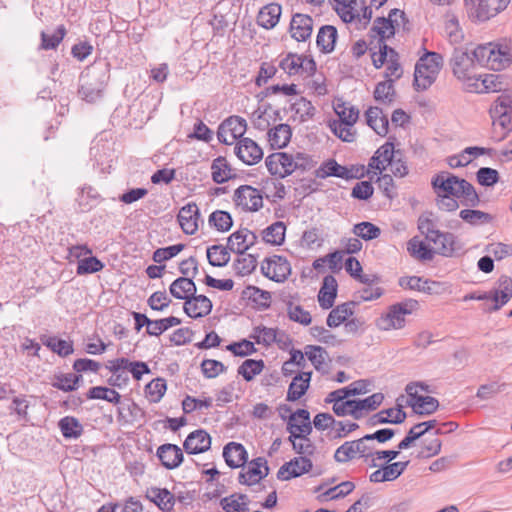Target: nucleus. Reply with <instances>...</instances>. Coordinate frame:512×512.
Listing matches in <instances>:
<instances>
[{
	"mask_svg": "<svg viewBox=\"0 0 512 512\" xmlns=\"http://www.w3.org/2000/svg\"><path fill=\"white\" fill-rule=\"evenodd\" d=\"M436 195L455 196L465 207H477L481 200L474 186L466 179L460 178L450 172L442 171L436 174L431 181Z\"/></svg>",
	"mask_w": 512,
	"mask_h": 512,
	"instance_id": "obj_1",
	"label": "nucleus"
},
{
	"mask_svg": "<svg viewBox=\"0 0 512 512\" xmlns=\"http://www.w3.org/2000/svg\"><path fill=\"white\" fill-rule=\"evenodd\" d=\"M109 78L108 63H95L87 67L80 76V97L89 103L101 99Z\"/></svg>",
	"mask_w": 512,
	"mask_h": 512,
	"instance_id": "obj_2",
	"label": "nucleus"
},
{
	"mask_svg": "<svg viewBox=\"0 0 512 512\" xmlns=\"http://www.w3.org/2000/svg\"><path fill=\"white\" fill-rule=\"evenodd\" d=\"M492 119V138L500 142L512 131V96L501 94L489 110Z\"/></svg>",
	"mask_w": 512,
	"mask_h": 512,
	"instance_id": "obj_3",
	"label": "nucleus"
},
{
	"mask_svg": "<svg viewBox=\"0 0 512 512\" xmlns=\"http://www.w3.org/2000/svg\"><path fill=\"white\" fill-rule=\"evenodd\" d=\"M443 65V57L437 52H427L422 56L414 72V88L417 91L428 89L436 80Z\"/></svg>",
	"mask_w": 512,
	"mask_h": 512,
	"instance_id": "obj_4",
	"label": "nucleus"
},
{
	"mask_svg": "<svg viewBox=\"0 0 512 512\" xmlns=\"http://www.w3.org/2000/svg\"><path fill=\"white\" fill-rule=\"evenodd\" d=\"M418 307L419 302L415 299L395 303L389 307L386 314L376 320V326L383 331L401 329L406 324L405 316L412 314Z\"/></svg>",
	"mask_w": 512,
	"mask_h": 512,
	"instance_id": "obj_5",
	"label": "nucleus"
},
{
	"mask_svg": "<svg viewBox=\"0 0 512 512\" xmlns=\"http://www.w3.org/2000/svg\"><path fill=\"white\" fill-rule=\"evenodd\" d=\"M408 22L409 21L404 11L395 8L389 12L387 18H376L369 33L371 37L378 38L377 44L380 45V43H385L386 39L394 36L396 28H399L402 25L405 29V25Z\"/></svg>",
	"mask_w": 512,
	"mask_h": 512,
	"instance_id": "obj_6",
	"label": "nucleus"
},
{
	"mask_svg": "<svg viewBox=\"0 0 512 512\" xmlns=\"http://www.w3.org/2000/svg\"><path fill=\"white\" fill-rule=\"evenodd\" d=\"M499 289H494L490 292L476 295L470 293L464 296L463 300H492L493 306L487 309L488 312L498 311L502 306L510 301L512 298V278L507 275H502L498 279Z\"/></svg>",
	"mask_w": 512,
	"mask_h": 512,
	"instance_id": "obj_7",
	"label": "nucleus"
},
{
	"mask_svg": "<svg viewBox=\"0 0 512 512\" xmlns=\"http://www.w3.org/2000/svg\"><path fill=\"white\" fill-rule=\"evenodd\" d=\"M469 17L476 22H485L507 8L511 0H464Z\"/></svg>",
	"mask_w": 512,
	"mask_h": 512,
	"instance_id": "obj_8",
	"label": "nucleus"
},
{
	"mask_svg": "<svg viewBox=\"0 0 512 512\" xmlns=\"http://www.w3.org/2000/svg\"><path fill=\"white\" fill-rule=\"evenodd\" d=\"M469 48H454L450 58L453 75L460 81H472L477 77L476 64Z\"/></svg>",
	"mask_w": 512,
	"mask_h": 512,
	"instance_id": "obj_9",
	"label": "nucleus"
},
{
	"mask_svg": "<svg viewBox=\"0 0 512 512\" xmlns=\"http://www.w3.org/2000/svg\"><path fill=\"white\" fill-rule=\"evenodd\" d=\"M233 201L244 212H257L263 207L261 191L250 185L239 186L234 191Z\"/></svg>",
	"mask_w": 512,
	"mask_h": 512,
	"instance_id": "obj_10",
	"label": "nucleus"
},
{
	"mask_svg": "<svg viewBox=\"0 0 512 512\" xmlns=\"http://www.w3.org/2000/svg\"><path fill=\"white\" fill-rule=\"evenodd\" d=\"M431 242L436 246L435 254L443 257H455L464 252V244L456 235L450 232H440L439 237H435V241Z\"/></svg>",
	"mask_w": 512,
	"mask_h": 512,
	"instance_id": "obj_11",
	"label": "nucleus"
},
{
	"mask_svg": "<svg viewBox=\"0 0 512 512\" xmlns=\"http://www.w3.org/2000/svg\"><path fill=\"white\" fill-rule=\"evenodd\" d=\"M313 463L308 457H294L285 462L277 472V478L282 481H288L292 478L300 477L312 470Z\"/></svg>",
	"mask_w": 512,
	"mask_h": 512,
	"instance_id": "obj_12",
	"label": "nucleus"
},
{
	"mask_svg": "<svg viewBox=\"0 0 512 512\" xmlns=\"http://www.w3.org/2000/svg\"><path fill=\"white\" fill-rule=\"evenodd\" d=\"M236 156L246 165L257 164L263 158L260 146L251 138H242L234 148Z\"/></svg>",
	"mask_w": 512,
	"mask_h": 512,
	"instance_id": "obj_13",
	"label": "nucleus"
},
{
	"mask_svg": "<svg viewBox=\"0 0 512 512\" xmlns=\"http://www.w3.org/2000/svg\"><path fill=\"white\" fill-rule=\"evenodd\" d=\"M266 167L271 175L285 178L293 173L292 155L275 152L265 159Z\"/></svg>",
	"mask_w": 512,
	"mask_h": 512,
	"instance_id": "obj_14",
	"label": "nucleus"
},
{
	"mask_svg": "<svg viewBox=\"0 0 512 512\" xmlns=\"http://www.w3.org/2000/svg\"><path fill=\"white\" fill-rule=\"evenodd\" d=\"M227 241L230 251L239 255H243L251 246L256 243L257 235L247 228H241L232 233L228 237Z\"/></svg>",
	"mask_w": 512,
	"mask_h": 512,
	"instance_id": "obj_15",
	"label": "nucleus"
},
{
	"mask_svg": "<svg viewBox=\"0 0 512 512\" xmlns=\"http://www.w3.org/2000/svg\"><path fill=\"white\" fill-rule=\"evenodd\" d=\"M161 464L168 470L179 467L183 460L184 454L182 449L176 444H162L158 447L156 452Z\"/></svg>",
	"mask_w": 512,
	"mask_h": 512,
	"instance_id": "obj_16",
	"label": "nucleus"
},
{
	"mask_svg": "<svg viewBox=\"0 0 512 512\" xmlns=\"http://www.w3.org/2000/svg\"><path fill=\"white\" fill-rule=\"evenodd\" d=\"M315 177L319 179H325L330 176L342 178L345 180L359 178L358 175L354 174L352 169L342 166L334 159H328L324 161L316 170Z\"/></svg>",
	"mask_w": 512,
	"mask_h": 512,
	"instance_id": "obj_17",
	"label": "nucleus"
},
{
	"mask_svg": "<svg viewBox=\"0 0 512 512\" xmlns=\"http://www.w3.org/2000/svg\"><path fill=\"white\" fill-rule=\"evenodd\" d=\"M200 218L199 208L196 203L191 202L183 206L177 216L178 222L185 234L193 235L198 230Z\"/></svg>",
	"mask_w": 512,
	"mask_h": 512,
	"instance_id": "obj_18",
	"label": "nucleus"
},
{
	"mask_svg": "<svg viewBox=\"0 0 512 512\" xmlns=\"http://www.w3.org/2000/svg\"><path fill=\"white\" fill-rule=\"evenodd\" d=\"M184 450L188 454H200L208 451L211 447V437L203 429L191 432L184 441Z\"/></svg>",
	"mask_w": 512,
	"mask_h": 512,
	"instance_id": "obj_19",
	"label": "nucleus"
},
{
	"mask_svg": "<svg viewBox=\"0 0 512 512\" xmlns=\"http://www.w3.org/2000/svg\"><path fill=\"white\" fill-rule=\"evenodd\" d=\"M213 304L205 295H196V293L184 302L183 310L191 318H201L210 314Z\"/></svg>",
	"mask_w": 512,
	"mask_h": 512,
	"instance_id": "obj_20",
	"label": "nucleus"
},
{
	"mask_svg": "<svg viewBox=\"0 0 512 512\" xmlns=\"http://www.w3.org/2000/svg\"><path fill=\"white\" fill-rule=\"evenodd\" d=\"M313 30V19L311 16L296 13L290 22L291 37L297 41H306L310 38Z\"/></svg>",
	"mask_w": 512,
	"mask_h": 512,
	"instance_id": "obj_21",
	"label": "nucleus"
},
{
	"mask_svg": "<svg viewBox=\"0 0 512 512\" xmlns=\"http://www.w3.org/2000/svg\"><path fill=\"white\" fill-rule=\"evenodd\" d=\"M491 52V70L500 71L511 65V47L507 43H491Z\"/></svg>",
	"mask_w": 512,
	"mask_h": 512,
	"instance_id": "obj_22",
	"label": "nucleus"
},
{
	"mask_svg": "<svg viewBox=\"0 0 512 512\" xmlns=\"http://www.w3.org/2000/svg\"><path fill=\"white\" fill-rule=\"evenodd\" d=\"M337 280L333 275H326L323 278L322 286L318 293V302L322 309L328 310L333 307L337 297Z\"/></svg>",
	"mask_w": 512,
	"mask_h": 512,
	"instance_id": "obj_23",
	"label": "nucleus"
},
{
	"mask_svg": "<svg viewBox=\"0 0 512 512\" xmlns=\"http://www.w3.org/2000/svg\"><path fill=\"white\" fill-rule=\"evenodd\" d=\"M402 404H397V407L389 408L372 415L368 420V425L376 426L379 424H401L405 421L407 414L403 411Z\"/></svg>",
	"mask_w": 512,
	"mask_h": 512,
	"instance_id": "obj_24",
	"label": "nucleus"
},
{
	"mask_svg": "<svg viewBox=\"0 0 512 512\" xmlns=\"http://www.w3.org/2000/svg\"><path fill=\"white\" fill-rule=\"evenodd\" d=\"M369 381L357 380L349 386L330 392L325 398L326 403H332L333 400L344 401L350 396L365 394L369 391Z\"/></svg>",
	"mask_w": 512,
	"mask_h": 512,
	"instance_id": "obj_25",
	"label": "nucleus"
},
{
	"mask_svg": "<svg viewBox=\"0 0 512 512\" xmlns=\"http://www.w3.org/2000/svg\"><path fill=\"white\" fill-rule=\"evenodd\" d=\"M223 457L230 468L242 467L248 459V453L240 443L229 442L223 448Z\"/></svg>",
	"mask_w": 512,
	"mask_h": 512,
	"instance_id": "obj_26",
	"label": "nucleus"
},
{
	"mask_svg": "<svg viewBox=\"0 0 512 512\" xmlns=\"http://www.w3.org/2000/svg\"><path fill=\"white\" fill-rule=\"evenodd\" d=\"M312 372H301L298 373L291 381L286 399L290 402L299 400L310 386Z\"/></svg>",
	"mask_w": 512,
	"mask_h": 512,
	"instance_id": "obj_27",
	"label": "nucleus"
},
{
	"mask_svg": "<svg viewBox=\"0 0 512 512\" xmlns=\"http://www.w3.org/2000/svg\"><path fill=\"white\" fill-rule=\"evenodd\" d=\"M197 291L196 284L192 278L178 277L169 286L170 294L179 300L190 299Z\"/></svg>",
	"mask_w": 512,
	"mask_h": 512,
	"instance_id": "obj_28",
	"label": "nucleus"
},
{
	"mask_svg": "<svg viewBox=\"0 0 512 512\" xmlns=\"http://www.w3.org/2000/svg\"><path fill=\"white\" fill-rule=\"evenodd\" d=\"M357 302L349 301L334 307L330 313L328 314L326 323L330 328L338 327L340 324L347 321L348 317L352 316L354 313V307Z\"/></svg>",
	"mask_w": 512,
	"mask_h": 512,
	"instance_id": "obj_29",
	"label": "nucleus"
},
{
	"mask_svg": "<svg viewBox=\"0 0 512 512\" xmlns=\"http://www.w3.org/2000/svg\"><path fill=\"white\" fill-rule=\"evenodd\" d=\"M366 122L378 135L385 136L388 133L389 121L379 107H370L366 113Z\"/></svg>",
	"mask_w": 512,
	"mask_h": 512,
	"instance_id": "obj_30",
	"label": "nucleus"
},
{
	"mask_svg": "<svg viewBox=\"0 0 512 512\" xmlns=\"http://www.w3.org/2000/svg\"><path fill=\"white\" fill-rule=\"evenodd\" d=\"M282 13L281 5L270 3L264 6L258 13L257 22L266 29L274 28L279 22Z\"/></svg>",
	"mask_w": 512,
	"mask_h": 512,
	"instance_id": "obj_31",
	"label": "nucleus"
},
{
	"mask_svg": "<svg viewBox=\"0 0 512 512\" xmlns=\"http://www.w3.org/2000/svg\"><path fill=\"white\" fill-rule=\"evenodd\" d=\"M292 136L291 127L288 124H278L268 131V141L273 149H281L288 145Z\"/></svg>",
	"mask_w": 512,
	"mask_h": 512,
	"instance_id": "obj_32",
	"label": "nucleus"
},
{
	"mask_svg": "<svg viewBox=\"0 0 512 512\" xmlns=\"http://www.w3.org/2000/svg\"><path fill=\"white\" fill-rule=\"evenodd\" d=\"M337 35V29L332 25H324L319 29L316 43L322 53L328 54L334 50Z\"/></svg>",
	"mask_w": 512,
	"mask_h": 512,
	"instance_id": "obj_33",
	"label": "nucleus"
},
{
	"mask_svg": "<svg viewBox=\"0 0 512 512\" xmlns=\"http://www.w3.org/2000/svg\"><path fill=\"white\" fill-rule=\"evenodd\" d=\"M211 174L212 180L217 184H223L233 177L231 166L223 156H218L212 161Z\"/></svg>",
	"mask_w": 512,
	"mask_h": 512,
	"instance_id": "obj_34",
	"label": "nucleus"
},
{
	"mask_svg": "<svg viewBox=\"0 0 512 512\" xmlns=\"http://www.w3.org/2000/svg\"><path fill=\"white\" fill-rule=\"evenodd\" d=\"M58 427L65 439H77L83 431V425L73 416H65L58 422Z\"/></svg>",
	"mask_w": 512,
	"mask_h": 512,
	"instance_id": "obj_35",
	"label": "nucleus"
},
{
	"mask_svg": "<svg viewBox=\"0 0 512 512\" xmlns=\"http://www.w3.org/2000/svg\"><path fill=\"white\" fill-rule=\"evenodd\" d=\"M305 355L318 372L327 373L326 359L328 358V353L323 347L307 345L305 347Z\"/></svg>",
	"mask_w": 512,
	"mask_h": 512,
	"instance_id": "obj_36",
	"label": "nucleus"
},
{
	"mask_svg": "<svg viewBox=\"0 0 512 512\" xmlns=\"http://www.w3.org/2000/svg\"><path fill=\"white\" fill-rule=\"evenodd\" d=\"M334 111L339 117V121L337 123H343L346 126H353L359 116V110L356 107L341 100H338L334 104Z\"/></svg>",
	"mask_w": 512,
	"mask_h": 512,
	"instance_id": "obj_37",
	"label": "nucleus"
},
{
	"mask_svg": "<svg viewBox=\"0 0 512 512\" xmlns=\"http://www.w3.org/2000/svg\"><path fill=\"white\" fill-rule=\"evenodd\" d=\"M41 341L60 357H67L74 352L72 341H66L56 336H43L41 337Z\"/></svg>",
	"mask_w": 512,
	"mask_h": 512,
	"instance_id": "obj_38",
	"label": "nucleus"
},
{
	"mask_svg": "<svg viewBox=\"0 0 512 512\" xmlns=\"http://www.w3.org/2000/svg\"><path fill=\"white\" fill-rule=\"evenodd\" d=\"M207 260L213 267H224L230 261L229 248L221 244H215L207 248Z\"/></svg>",
	"mask_w": 512,
	"mask_h": 512,
	"instance_id": "obj_39",
	"label": "nucleus"
},
{
	"mask_svg": "<svg viewBox=\"0 0 512 512\" xmlns=\"http://www.w3.org/2000/svg\"><path fill=\"white\" fill-rule=\"evenodd\" d=\"M407 405L418 415H430L438 409L439 402L435 397L421 395L414 401H407Z\"/></svg>",
	"mask_w": 512,
	"mask_h": 512,
	"instance_id": "obj_40",
	"label": "nucleus"
},
{
	"mask_svg": "<svg viewBox=\"0 0 512 512\" xmlns=\"http://www.w3.org/2000/svg\"><path fill=\"white\" fill-rule=\"evenodd\" d=\"M285 231V224L277 221L263 230L262 238L268 244L280 246L285 241Z\"/></svg>",
	"mask_w": 512,
	"mask_h": 512,
	"instance_id": "obj_41",
	"label": "nucleus"
},
{
	"mask_svg": "<svg viewBox=\"0 0 512 512\" xmlns=\"http://www.w3.org/2000/svg\"><path fill=\"white\" fill-rule=\"evenodd\" d=\"M474 81L471 86L479 93L496 92L502 89L500 75L488 74L483 79H481V76H477Z\"/></svg>",
	"mask_w": 512,
	"mask_h": 512,
	"instance_id": "obj_42",
	"label": "nucleus"
},
{
	"mask_svg": "<svg viewBox=\"0 0 512 512\" xmlns=\"http://www.w3.org/2000/svg\"><path fill=\"white\" fill-rule=\"evenodd\" d=\"M278 330L275 328H269L263 325L256 326L253 328L250 338L253 339L257 344L264 346H270L274 342L280 343L282 340L277 339Z\"/></svg>",
	"mask_w": 512,
	"mask_h": 512,
	"instance_id": "obj_43",
	"label": "nucleus"
},
{
	"mask_svg": "<svg viewBox=\"0 0 512 512\" xmlns=\"http://www.w3.org/2000/svg\"><path fill=\"white\" fill-rule=\"evenodd\" d=\"M445 18V33L449 41L453 44L459 43L463 39V32L459 25V20L456 14L452 11H447L444 15Z\"/></svg>",
	"mask_w": 512,
	"mask_h": 512,
	"instance_id": "obj_44",
	"label": "nucleus"
},
{
	"mask_svg": "<svg viewBox=\"0 0 512 512\" xmlns=\"http://www.w3.org/2000/svg\"><path fill=\"white\" fill-rule=\"evenodd\" d=\"M407 250L410 255L420 261H430L434 258V250L430 248L423 241H419L416 238L409 240L407 244Z\"/></svg>",
	"mask_w": 512,
	"mask_h": 512,
	"instance_id": "obj_45",
	"label": "nucleus"
},
{
	"mask_svg": "<svg viewBox=\"0 0 512 512\" xmlns=\"http://www.w3.org/2000/svg\"><path fill=\"white\" fill-rule=\"evenodd\" d=\"M459 217L472 226L489 224L494 219L491 214L475 209H463L460 211Z\"/></svg>",
	"mask_w": 512,
	"mask_h": 512,
	"instance_id": "obj_46",
	"label": "nucleus"
},
{
	"mask_svg": "<svg viewBox=\"0 0 512 512\" xmlns=\"http://www.w3.org/2000/svg\"><path fill=\"white\" fill-rule=\"evenodd\" d=\"M271 260L273 271L270 279L275 282H284L291 273V265L289 261L285 257L278 255H274Z\"/></svg>",
	"mask_w": 512,
	"mask_h": 512,
	"instance_id": "obj_47",
	"label": "nucleus"
},
{
	"mask_svg": "<svg viewBox=\"0 0 512 512\" xmlns=\"http://www.w3.org/2000/svg\"><path fill=\"white\" fill-rule=\"evenodd\" d=\"M248 477L256 484L269 474L267 460L264 457H257L249 462L248 469L245 471Z\"/></svg>",
	"mask_w": 512,
	"mask_h": 512,
	"instance_id": "obj_48",
	"label": "nucleus"
},
{
	"mask_svg": "<svg viewBox=\"0 0 512 512\" xmlns=\"http://www.w3.org/2000/svg\"><path fill=\"white\" fill-rule=\"evenodd\" d=\"M247 128L246 120L239 116H230L222 122V129H227L232 141L241 138Z\"/></svg>",
	"mask_w": 512,
	"mask_h": 512,
	"instance_id": "obj_49",
	"label": "nucleus"
},
{
	"mask_svg": "<svg viewBox=\"0 0 512 512\" xmlns=\"http://www.w3.org/2000/svg\"><path fill=\"white\" fill-rule=\"evenodd\" d=\"M243 295L260 308L267 309L270 307L271 294L268 291L249 285L243 291Z\"/></svg>",
	"mask_w": 512,
	"mask_h": 512,
	"instance_id": "obj_50",
	"label": "nucleus"
},
{
	"mask_svg": "<svg viewBox=\"0 0 512 512\" xmlns=\"http://www.w3.org/2000/svg\"><path fill=\"white\" fill-rule=\"evenodd\" d=\"M208 223L219 232H227L231 229L233 220L229 212L216 210L210 214Z\"/></svg>",
	"mask_w": 512,
	"mask_h": 512,
	"instance_id": "obj_51",
	"label": "nucleus"
},
{
	"mask_svg": "<svg viewBox=\"0 0 512 512\" xmlns=\"http://www.w3.org/2000/svg\"><path fill=\"white\" fill-rule=\"evenodd\" d=\"M265 367L263 360L246 359L239 367L238 374L246 381H252L256 375H259Z\"/></svg>",
	"mask_w": 512,
	"mask_h": 512,
	"instance_id": "obj_52",
	"label": "nucleus"
},
{
	"mask_svg": "<svg viewBox=\"0 0 512 512\" xmlns=\"http://www.w3.org/2000/svg\"><path fill=\"white\" fill-rule=\"evenodd\" d=\"M291 110L298 116L300 122L312 119L316 109L312 103L304 97L299 98L291 105Z\"/></svg>",
	"mask_w": 512,
	"mask_h": 512,
	"instance_id": "obj_53",
	"label": "nucleus"
},
{
	"mask_svg": "<svg viewBox=\"0 0 512 512\" xmlns=\"http://www.w3.org/2000/svg\"><path fill=\"white\" fill-rule=\"evenodd\" d=\"M288 440L291 442L293 450L301 455L300 457L309 458L315 452L316 447L313 442L310 439H298L295 431H290Z\"/></svg>",
	"mask_w": 512,
	"mask_h": 512,
	"instance_id": "obj_54",
	"label": "nucleus"
},
{
	"mask_svg": "<svg viewBox=\"0 0 512 512\" xmlns=\"http://www.w3.org/2000/svg\"><path fill=\"white\" fill-rule=\"evenodd\" d=\"M149 497L163 511L170 510L174 504V497L167 489L152 488Z\"/></svg>",
	"mask_w": 512,
	"mask_h": 512,
	"instance_id": "obj_55",
	"label": "nucleus"
},
{
	"mask_svg": "<svg viewBox=\"0 0 512 512\" xmlns=\"http://www.w3.org/2000/svg\"><path fill=\"white\" fill-rule=\"evenodd\" d=\"M66 35V28L64 25H60L57 27L56 31L49 35L44 31L41 32V49L43 50H53L58 47V45L62 42L63 38Z\"/></svg>",
	"mask_w": 512,
	"mask_h": 512,
	"instance_id": "obj_56",
	"label": "nucleus"
},
{
	"mask_svg": "<svg viewBox=\"0 0 512 512\" xmlns=\"http://www.w3.org/2000/svg\"><path fill=\"white\" fill-rule=\"evenodd\" d=\"M352 232L365 241L376 239L380 236L381 230L378 226L371 222H360L354 225Z\"/></svg>",
	"mask_w": 512,
	"mask_h": 512,
	"instance_id": "obj_57",
	"label": "nucleus"
},
{
	"mask_svg": "<svg viewBox=\"0 0 512 512\" xmlns=\"http://www.w3.org/2000/svg\"><path fill=\"white\" fill-rule=\"evenodd\" d=\"M491 43L480 44L476 47L470 49V52L473 56V60L478 67H487L490 69V60H491Z\"/></svg>",
	"mask_w": 512,
	"mask_h": 512,
	"instance_id": "obj_58",
	"label": "nucleus"
},
{
	"mask_svg": "<svg viewBox=\"0 0 512 512\" xmlns=\"http://www.w3.org/2000/svg\"><path fill=\"white\" fill-rule=\"evenodd\" d=\"M508 386V383H499L496 381L482 384L477 389L476 397L479 398L480 400H489L496 396L497 394L504 391Z\"/></svg>",
	"mask_w": 512,
	"mask_h": 512,
	"instance_id": "obj_59",
	"label": "nucleus"
},
{
	"mask_svg": "<svg viewBox=\"0 0 512 512\" xmlns=\"http://www.w3.org/2000/svg\"><path fill=\"white\" fill-rule=\"evenodd\" d=\"M355 441H346L339 446L334 453V460L338 463H346L358 457Z\"/></svg>",
	"mask_w": 512,
	"mask_h": 512,
	"instance_id": "obj_60",
	"label": "nucleus"
},
{
	"mask_svg": "<svg viewBox=\"0 0 512 512\" xmlns=\"http://www.w3.org/2000/svg\"><path fill=\"white\" fill-rule=\"evenodd\" d=\"M184 248L185 245L182 243L158 248L153 252L152 259L156 263H162L178 255Z\"/></svg>",
	"mask_w": 512,
	"mask_h": 512,
	"instance_id": "obj_61",
	"label": "nucleus"
},
{
	"mask_svg": "<svg viewBox=\"0 0 512 512\" xmlns=\"http://www.w3.org/2000/svg\"><path fill=\"white\" fill-rule=\"evenodd\" d=\"M200 367L203 375L208 379L215 378L227 370V367L222 362L214 359H204Z\"/></svg>",
	"mask_w": 512,
	"mask_h": 512,
	"instance_id": "obj_62",
	"label": "nucleus"
},
{
	"mask_svg": "<svg viewBox=\"0 0 512 512\" xmlns=\"http://www.w3.org/2000/svg\"><path fill=\"white\" fill-rule=\"evenodd\" d=\"M104 264L95 256L84 258L78 262L77 274L86 275L101 271Z\"/></svg>",
	"mask_w": 512,
	"mask_h": 512,
	"instance_id": "obj_63",
	"label": "nucleus"
},
{
	"mask_svg": "<svg viewBox=\"0 0 512 512\" xmlns=\"http://www.w3.org/2000/svg\"><path fill=\"white\" fill-rule=\"evenodd\" d=\"M390 49L386 43H380V45H375L374 47H370L369 50L372 51L371 59L374 67L376 69L381 68L386 62L387 58L390 55Z\"/></svg>",
	"mask_w": 512,
	"mask_h": 512,
	"instance_id": "obj_64",
	"label": "nucleus"
}]
</instances>
